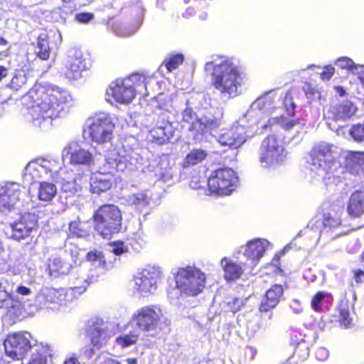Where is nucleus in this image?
Listing matches in <instances>:
<instances>
[{"instance_id": "nucleus-1", "label": "nucleus", "mask_w": 364, "mask_h": 364, "mask_svg": "<svg viewBox=\"0 0 364 364\" xmlns=\"http://www.w3.org/2000/svg\"><path fill=\"white\" fill-rule=\"evenodd\" d=\"M69 94L58 87L35 83L22 97V104L26 108V117L35 127H40L47 119H51L68 102Z\"/></svg>"}, {"instance_id": "nucleus-2", "label": "nucleus", "mask_w": 364, "mask_h": 364, "mask_svg": "<svg viewBox=\"0 0 364 364\" xmlns=\"http://www.w3.org/2000/svg\"><path fill=\"white\" fill-rule=\"evenodd\" d=\"M205 63L204 70L211 76V85L223 96L233 98L238 95L242 83V72L232 58L214 54Z\"/></svg>"}, {"instance_id": "nucleus-3", "label": "nucleus", "mask_w": 364, "mask_h": 364, "mask_svg": "<svg viewBox=\"0 0 364 364\" xmlns=\"http://www.w3.org/2000/svg\"><path fill=\"white\" fill-rule=\"evenodd\" d=\"M93 228L99 236L110 240L121 232L122 214L119 207L112 203H105L94 210L91 217Z\"/></svg>"}, {"instance_id": "nucleus-4", "label": "nucleus", "mask_w": 364, "mask_h": 364, "mask_svg": "<svg viewBox=\"0 0 364 364\" xmlns=\"http://www.w3.org/2000/svg\"><path fill=\"white\" fill-rule=\"evenodd\" d=\"M238 183L237 173L232 168L224 166L211 171L208 178V188L215 195L229 196L236 190Z\"/></svg>"}, {"instance_id": "nucleus-5", "label": "nucleus", "mask_w": 364, "mask_h": 364, "mask_svg": "<svg viewBox=\"0 0 364 364\" xmlns=\"http://www.w3.org/2000/svg\"><path fill=\"white\" fill-rule=\"evenodd\" d=\"M176 287L186 296H197L205 284V275L200 269L190 266L178 269L176 277Z\"/></svg>"}, {"instance_id": "nucleus-6", "label": "nucleus", "mask_w": 364, "mask_h": 364, "mask_svg": "<svg viewBox=\"0 0 364 364\" xmlns=\"http://www.w3.org/2000/svg\"><path fill=\"white\" fill-rule=\"evenodd\" d=\"M145 78L138 74L124 79H117L111 87V95L114 100L122 104L130 103L136 97V90L146 87Z\"/></svg>"}, {"instance_id": "nucleus-7", "label": "nucleus", "mask_w": 364, "mask_h": 364, "mask_svg": "<svg viewBox=\"0 0 364 364\" xmlns=\"http://www.w3.org/2000/svg\"><path fill=\"white\" fill-rule=\"evenodd\" d=\"M286 159L282 143L275 135H269L262 141L259 161L265 168L281 165Z\"/></svg>"}, {"instance_id": "nucleus-8", "label": "nucleus", "mask_w": 364, "mask_h": 364, "mask_svg": "<svg viewBox=\"0 0 364 364\" xmlns=\"http://www.w3.org/2000/svg\"><path fill=\"white\" fill-rule=\"evenodd\" d=\"M31 335L26 331L9 333L4 340L6 355L13 360H22L31 351Z\"/></svg>"}, {"instance_id": "nucleus-9", "label": "nucleus", "mask_w": 364, "mask_h": 364, "mask_svg": "<svg viewBox=\"0 0 364 364\" xmlns=\"http://www.w3.org/2000/svg\"><path fill=\"white\" fill-rule=\"evenodd\" d=\"M163 314L156 306H146L134 312L132 319L136 326L142 331L156 330L161 323Z\"/></svg>"}, {"instance_id": "nucleus-10", "label": "nucleus", "mask_w": 364, "mask_h": 364, "mask_svg": "<svg viewBox=\"0 0 364 364\" xmlns=\"http://www.w3.org/2000/svg\"><path fill=\"white\" fill-rule=\"evenodd\" d=\"M11 238L21 241L26 238L32 240L38 228V218L35 214L26 213L17 220L11 224Z\"/></svg>"}, {"instance_id": "nucleus-11", "label": "nucleus", "mask_w": 364, "mask_h": 364, "mask_svg": "<svg viewBox=\"0 0 364 364\" xmlns=\"http://www.w3.org/2000/svg\"><path fill=\"white\" fill-rule=\"evenodd\" d=\"M114 127V124L109 117L95 118L88 128L89 136L93 142L105 144L112 139Z\"/></svg>"}, {"instance_id": "nucleus-12", "label": "nucleus", "mask_w": 364, "mask_h": 364, "mask_svg": "<svg viewBox=\"0 0 364 364\" xmlns=\"http://www.w3.org/2000/svg\"><path fill=\"white\" fill-rule=\"evenodd\" d=\"M86 337L90 345L95 349H100L106 345L110 335L102 319L96 318L89 322L86 329Z\"/></svg>"}, {"instance_id": "nucleus-13", "label": "nucleus", "mask_w": 364, "mask_h": 364, "mask_svg": "<svg viewBox=\"0 0 364 364\" xmlns=\"http://www.w3.org/2000/svg\"><path fill=\"white\" fill-rule=\"evenodd\" d=\"M311 164L317 168L329 169L335 162L332 146L328 144H319L311 149Z\"/></svg>"}, {"instance_id": "nucleus-14", "label": "nucleus", "mask_w": 364, "mask_h": 364, "mask_svg": "<svg viewBox=\"0 0 364 364\" xmlns=\"http://www.w3.org/2000/svg\"><path fill=\"white\" fill-rule=\"evenodd\" d=\"M24 187L17 183H9L0 188V211L9 210L20 200Z\"/></svg>"}, {"instance_id": "nucleus-15", "label": "nucleus", "mask_w": 364, "mask_h": 364, "mask_svg": "<svg viewBox=\"0 0 364 364\" xmlns=\"http://www.w3.org/2000/svg\"><path fill=\"white\" fill-rule=\"evenodd\" d=\"M159 277L156 271L143 269L134 277L136 290L143 295L153 294L156 289Z\"/></svg>"}, {"instance_id": "nucleus-16", "label": "nucleus", "mask_w": 364, "mask_h": 364, "mask_svg": "<svg viewBox=\"0 0 364 364\" xmlns=\"http://www.w3.org/2000/svg\"><path fill=\"white\" fill-rule=\"evenodd\" d=\"M288 288L287 282H284L283 285L273 284L266 291L264 298L262 299L259 309L261 312H267L274 309L279 302L280 299L284 294V288Z\"/></svg>"}, {"instance_id": "nucleus-17", "label": "nucleus", "mask_w": 364, "mask_h": 364, "mask_svg": "<svg viewBox=\"0 0 364 364\" xmlns=\"http://www.w3.org/2000/svg\"><path fill=\"white\" fill-rule=\"evenodd\" d=\"M66 151L67 155L69 156V163L73 166H90L94 164V156L88 149L69 146Z\"/></svg>"}, {"instance_id": "nucleus-18", "label": "nucleus", "mask_w": 364, "mask_h": 364, "mask_svg": "<svg viewBox=\"0 0 364 364\" xmlns=\"http://www.w3.org/2000/svg\"><path fill=\"white\" fill-rule=\"evenodd\" d=\"M113 176L111 174L99 171L92 173L90 178V192L95 194H100L109 190L112 186Z\"/></svg>"}, {"instance_id": "nucleus-19", "label": "nucleus", "mask_w": 364, "mask_h": 364, "mask_svg": "<svg viewBox=\"0 0 364 364\" xmlns=\"http://www.w3.org/2000/svg\"><path fill=\"white\" fill-rule=\"evenodd\" d=\"M174 129L171 122L168 120L162 122V124L156 125L149 132V140L157 144L168 143L173 137Z\"/></svg>"}, {"instance_id": "nucleus-20", "label": "nucleus", "mask_w": 364, "mask_h": 364, "mask_svg": "<svg viewBox=\"0 0 364 364\" xmlns=\"http://www.w3.org/2000/svg\"><path fill=\"white\" fill-rule=\"evenodd\" d=\"M348 215L353 219L360 218L364 215V190L353 191L347 202Z\"/></svg>"}, {"instance_id": "nucleus-21", "label": "nucleus", "mask_w": 364, "mask_h": 364, "mask_svg": "<svg viewBox=\"0 0 364 364\" xmlns=\"http://www.w3.org/2000/svg\"><path fill=\"white\" fill-rule=\"evenodd\" d=\"M289 343L294 349L293 355L300 360H305L309 355V343L299 332L294 331L290 333Z\"/></svg>"}, {"instance_id": "nucleus-22", "label": "nucleus", "mask_w": 364, "mask_h": 364, "mask_svg": "<svg viewBox=\"0 0 364 364\" xmlns=\"http://www.w3.org/2000/svg\"><path fill=\"white\" fill-rule=\"evenodd\" d=\"M86 69L85 59L80 57H71L64 68L63 74L70 81L77 80L81 78L82 71Z\"/></svg>"}, {"instance_id": "nucleus-23", "label": "nucleus", "mask_w": 364, "mask_h": 364, "mask_svg": "<svg viewBox=\"0 0 364 364\" xmlns=\"http://www.w3.org/2000/svg\"><path fill=\"white\" fill-rule=\"evenodd\" d=\"M245 141V137L236 129L232 128L225 130L218 138V141L222 146L232 149L239 148Z\"/></svg>"}, {"instance_id": "nucleus-24", "label": "nucleus", "mask_w": 364, "mask_h": 364, "mask_svg": "<svg viewBox=\"0 0 364 364\" xmlns=\"http://www.w3.org/2000/svg\"><path fill=\"white\" fill-rule=\"evenodd\" d=\"M356 112V107L349 100H344L333 107L331 112L335 120H346L351 117Z\"/></svg>"}, {"instance_id": "nucleus-25", "label": "nucleus", "mask_w": 364, "mask_h": 364, "mask_svg": "<svg viewBox=\"0 0 364 364\" xmlns=\"http://www.w3.org/2000/svg\"><path fill=\"white\" fill-rule=\"evenodd\" d=\"M46 269L51 277H58L69 272L70 265L60 257H50L48 259Z\"/></svg>"}, {"instance_id": "nucleus-26", "label": "nucleus", "mask_w": 364, "mask_h": 364, "mask_svg": "<svg viewBox=\"0 0 364 364\" xmlns=\"http://www.w3.org/2000/svg\"><path fill=\"white\" fill-rule=\"evenodd\" d=\"M221 264L224 271V278L226 281H232L239 279L243 274L242 267L226 257L221 260Z\"/></svg>"}, {"instance_id": "nucleus-27", "label": "nucleus", "mask_w": 364, "mask_h": 364, "mask_svg": "<svg viewBox=\"0 0 364 364\" xmlns=\"http://www.w3.org/2000/svg\"><path fill=\"white\" fill-rule=\"evenodd\" d=\"M121 164L122 156L120 154L116 151H111L107 153L105 161L99 169L114 176Z\"/></svg>"}, {"instance_id": "nucleus-28", "label": "nucleus", "mask_w": 364, "mask_h": 364, "mask_svg": "<svg viewBox=\"0 0 364 364\" xmlns=\"http://www.w3.org/2000/svg\"><path fill=\"white\" fill-rule=\"evenodd\" d=\"M265 246L259 239L250 241L245 247V255L252 260H258L265 252Z\"/></svg>"}, {"instance_id": "nucleus-29", "label": "nucleus", "mask_w": 364, "mask_h": 364, "mask_svg": "<svg viewBox=\"0 0 364 364\" xmlns=\"http://www.w3.org/2000/svg\"><path fill=\"white\" fill-rule=\"evenodd\" d=\"M208 153L201 149H192L184 158L182 162L183 168L196 166L206 159Z\"/></svg>"}, {"instance_id": "nucleus-30", "label": "nucleus", "mask_w": 364, "mask_h": 364, "mask_svg": "<svg viewBox=\"0 0 364 364\" xmlns=\"http://www.w3.org/2000/svg\"><path fill=\"white\" fill-rule=\"evenodd\" d=\"M350 156V171L354 175L364 174V152L352 151Z\"/></svg>"}, {"instance_id": "nucleus-31", "label": "nucleus", "mask_w": 364, "mask_h": 364, "mask_svg": "<svg viewBox=\"0 0 364 364\" xmlns=\"http://www.w3.org/2000/svg\"><path fill=\"white\" fill-rule=\"evenodd\" d=\"M36 55L42 60H48L50 55L49 39L47 35L41 34L37 38Z\"/></svg>"}, {"instance_id": "nucleus-32", "label": "nucleus", "mask_w": 364, "mask_h": 364, "mask_svg": "<svg viewBox=\"0 0 364 364\" xmlns=\"http://www.w3.org/2000/svg\"><path fill=\"white\" fill-rule=\"evenodd\" d=\"M332 301L333 296L331 294L320 291L312 297L311 306L315 311H322L323 310V304L331 303Z\"/></svg>"}, {"instance_id": "nucleus-33", "label": "nucleus", "mask_w": 364, "mask_h": 364, "mask_svg": "<svg viewBox=\"0 0 364 364\" xmlns=\"http://www.w3.org/2000/svg\"><path fill=\"white\" fill-rule=\"evenodd\" d=\"M57 188L53 183L42 182L39 186L38 198L41 200L49 201L55 196Z\"/></svg>"}, {"instance_id": "nucleus-34", "label": "nucleus", "mask_w": 364, "mask_h": 364, "mask_svg": "<svg viewBox=\"0 0 364 364\" xmlns=\"http://www.w3.org/2000/svg\"><path fill=\"white\" fill-rule=\"evenodd\" d=\"M89 235L87 230L82 227V221L80 216L68 224V236L70 237H85Z\"/></svg>"}, {"instance_id": "nucleus-35", "label": "nucleus", "mask_w": 364, "mask_h": 364, "mask_svg": "<svg viewBox=\"0 0 364 364\" xmlns=\"http://www.w3.org/2000/svg\"><path fill=\"white\" fill-rule=\"evenodd\" d=\"M336 65L341 69H345L352 74L357 75L360 70L363 69V65H356L348 57H341L336 61Z\"/></svg>"}, {"instance_id": "nucleus-36", "label": "nucleus", "mask_w": 364, "mask_h": 364, "mask_svg": "<svg viewBox=\"0 0 364 364\" xmlns=\"http://www.w3.org/2000/svg\"><path fill=\"white\" fill-rule=\"evenodd\" d=\"M342 210H333V213L328 212L323 215V224L326 227L336 228L341 225L342 220Z\"/></svg>"}, {"instance_id": "nucleus-37", "label": "nucleus", "mask_w": 364, "mask_h": 364, "mask_svg": "<svg viewBox=\"0 0 364 364\" xmlns=\"http://www.w3.org/2000/svg\"><path fill=\"white\" fill-rule=\"evenodd\" d=\"M184 61V56L181 53L173 54L166 58L162 63L167 71L171 73L178 68Z\"/></svg>"}, {"instance_id": "nucleus-38", "label": "nucleus", "mask_w": 364, "mask_h": 364, "mask_svg": "<svg viewBox=\"0 0 364 364\" xmlns=\"http://www.w3.org/2000/svg\"><path fill=\"white\" fill-rule=\"evenodd\" d=\"M338 321L344 328H349L353 326V319L350 316V311L347 306L341 305L338 308Z\"/></svg>"}, {"instance_id": "nucleus-39", "label": "nucleus", "mask_w": 364, "mask_h": 364, "mask_svg": "<svg viewBox=\"0 0 364 364\" xmlns=\"http://www.w3.org/2000/svg\"><path fill=\"white\" fill-rule=\"evenodd\" d=\"M280 257L279 256H275L272 262L268 264L267 269H269V272H267V275H276L287 277V274L280 267Z\"/></svg>"}, {"instance_id": "nucleus-40", "label": "nucleus", "mask_w": 364, "mask_h": 364, "mask_svg": "<svg viewBox=\"0 0 364 364\" xmlns=\"http://www.w3.org/2000/svg\"><path fill=\"white\" fill-rule=\"evenodd\" d=\"M26 83V77L24 74L16 73L12 77L8 87L15 91L21 90Z\"/></svg>"}, {"instance_id": "nucleus-41", "label": "nucleus", "mask_w": 364, "mask_h": 364, "mask_svg": "<svg viewBox=\"0 0 364 364\" xmlns=\"http://www.w3.org/2000/svg\"><path fill=\"white\" fill-rule=\"evenodd\" d=\"M138 335L134 332H130L128 334L120 336L117 338V343L122 348H127L136 343Z\"/></svg>"}, {"instance_id": "nucleus-42", "label": "nucleus", "mask_w": 364, "mask_h": 364, "mask_svg": "<svg viewBox=\"0 0 364 364\" xmlns=\"http://www.w3.org/2000/svg\"><path fill=\"white\" fill-rule=\"evenodd\" d=\"M86 260L90 262H98L102 267L106 266V259L102 251L93 250L89 251L86 256Z\"/></svg>"}, {"instance_id": "nucleus-43", "label": "nucleus", "mask_w": 364, "mask_h": 364, "mask_svg": "<svg viewBox=\"0 0 364 364\" xmlns=\"http://www.w3.org/2000/svg\"><path fill=\"white\" fill-rule=\"evenodd\" d=\"M14 296L2 287L0 288V309H9L13 306Z\"/></svg>"}, {"instance_id": "nucleus-44", "label": "nucleus", "mask_w": 364, "mask_h": 364, "mask_svg": "<svg viewBox=\"0 0 364 364\" xmlns=\"http://www.w3.org/2000/svg\"><path fill=\"white\" fill-rule=\"evenodd\" d=\"M350 134L356 141H364V123L355 124L350 130Z\"/></svg>"}, {"instance_id": "nucleus-45", "label": "nucleus", "mask_w": 364, "mask_h": 364, "mask_svg": "<svg viewBox=\"0 0 364 364\" xmlns=\"http://www.w3.org/2000/svg\"><path fill=\"white\" fill-rule=\"evenodd\" d=\"M47 356L38 351L32 354L26 364H47Z\"/></svg>"}, {"instance_id": "nucleus-46", "label": "nucleus", "mask_w": 364, "mask_h": 364, "mask_svg": "<svg viewBox=\"0 0 364 364\" xmlns=\"http://www.w3.org/2000/svg\"><path fill=\"white\" fill-rule=\"evenodd\" d=\"M244 304L243 299L240 298H234L228 303L230 311L234 314L238 312Z\"/></svg>"}, {"instance_id": "nucleus-47", "label": "nucleus", "mask_w": 364, "mask_h": 364, "mask_svg": "<svg viewBox=\"0 0 364 364\" xmlns=\"http://www.w3.org/2000/svg\"><path fill=\"white\" fill-rule=\"evenodd\" d=\"M335 73V68L331 65H326L323 68V71L320 73V77L323 80H328Z\"/></svg>"}, {"instance_id": "nucleus-48", "label": "nucleus", "mask_w": 364, "mask_h": 364, "mask_svg": "<svg viewBox=\"0 0 364 364\" xmlns=\"http://www.w3.org/2000/svg\"><path fill=\"white\" fill-rule=\"evenodd\" d=\"M113 253L115 255H120L127 251V247L122 241H115L112 243Z\"/></svg>"}, {"instance_id": "nucleus-49", "label": "nucleus", "mask_w": 364, "mask_h": 364, "mask_svg": "<svg viewBox=\"0 0 364 364\" xmlns=\"http://www.w3.org/2000/svg\"><path fill=\"white\" fill-rule=\"evenodd\" d=\"M75 18L78 22L87 23L94 18V14L89 12H82L77 14Z\"/></svg>"}, {"instance_id": "nucleus-50", "label": "nucleus", "mask_w": 364, "mask_h": 364, "mask_svg": "<svg viewBox=\"0 0 364 364\" xmlns=\"http://www.w3.org/2000/svg\"><path fill=\"white\" fill-rule=\"evenodd\" d=\"M315 357L319 361H324L328 357V350L324 347H318L315 350Z\"/></svg>"}, {"instance_id": "nucleus-51", "label": "nucleus", "mask_w": 364, "mask_h": 364, "mask_svg": "<svg viewBox=\"0 0 364 364\" xmlns=\"http://www.w3.org/2000/svg\"><path fill=\"white\" fill-rule=\"evenodd\" d=\"M353 277L358 284L364 282V269L356 268L352 270Z\"/></svg>"}, {"instance_id": "nucleus-52", "label": "nucleus", "mask_w": 364, "mask_h": 364, "mask_svg": "<svg viewBox=\"0 0 364 364\" xmlns=\"http://www.w3.org/2000/svg\"><path fill=\"white\" fill-rule=\"evenodd\" d=\"M131 200L134 205H140L146 202V197L141 193H135L132 195Z\"/></svg>"}, {"instance_id": "nucleus-53", "label": "nucleus", "mask_w": 364, "mask_h": 364, "mask_svg": "<svg viewBox=\"0 0 364 364\" xmlns=\"http://www.w3.org/2000/svg\"><path fill=\"white\" fill-rule=\"evenodd\" d=\"M299 124V119H293L289 121H283L282 122V127L284 130L289 131L291 129H292L294 127L298 125Z\"/></svg>"}, {"instance_id": "nucleus-54", "label": "nucleus", "mask_w": 364, "mask_h": 364, "mask_svg": "<svg viewBox=\"0 0 364 364\" xmlns=\"http://www.w3.org/2000/svg\"><path fill=\"white\" fill-rule=\"evenodd\" d=\"M9 73V68L4 65H0V82L6 79Z\"/></svg>"}, {"instance_id": "nucleus-55", "label": "nucleus", "mask_w": 364, "mask_h": 364, "mask_svg": "<svg viewBox=\"0 0 364 364\" xmlns=\"http://www.w3.org/2000/svg\"><path fill=\"white\" fill-rule=\"evenodd\" d=\"M16 292L23 296H27L31 294V291L28 287L21 285L18 287Z\"/></svg>"}, {"instance_id": "nucleus-56", "label": "nucleus", "mask_w": 364, "mask_h": 364, "mask_svg": "<svg viewBox=\"0 0 364 364\" xmlns=\"http://www.w3.org/2000/svg\"><path fill=\"white\" fill-rule=\"evenodd\" d=\"M193 118V113L191 109H186L183 114V121L189 122Z\"/></svg>"}, {"instance_id": "nucleus-57", "label": "nucleus", "mask_w": 364, "mask_h": 364, "mask_svg": "<svg viewBox=\"0 0 364 364\" xmlns=\"http://www.w3.org/2000/svg\"><path fill=\"white\" fill-rule=\"evenodd\" d=\"M98 364H121L119 361L112 358L105 357L103 358L102 360L100 361Z\"/></svg>"}, {"instance_id": "nucleus-58", "label": "nucleus", "mask_w": 364, "mask_h": 364, "mask_svg": "<svg viewBox=\"0 0 364 364\" xmlns=\"http://www.w3.org/2000/svg\"><path fill=\"white\" fill-rule=\"evenodd\" d=\"M72 290L75 292V293H77V294H81L84 291H85L86 290V287L85 286H81V287H73L71 288Z\"/></svg>"}, {"instance_id": "nucleus-59", "label": "nucleus", "mask_w": 364, "mask_h": 364, "mask_svg": "<svg viewBox=\"0 0 364 364\" xmlns=\"http://www.w3.org/2000/svg\"><path fill=\"white\" fill-rule=\"evenodd\" d=\"M11 48H9L7 49H6L5 50H3V51H1L0 52V57L1 58H6V57H9L11 55Z\"/></svg>"}, {"instance_id": "nucleus-60", "label": "nucleus", "mask_w": 364, "mask_h": 364, "mask_svg": "<svg viewBox=\"0 0 364 364\" xmlns=\"http://www.w3.org/2000/svg\"><path fill=\"white\" fill-rule=\"evenodd\" d=\"M335 90L340 96H344L346 95V90L341 86L335 87Z\"/></svg>"}, {"instance_id": "nucleus-61", "label": "nucleus", "mask_w": 364, "mask_h": 364, "mask_svg": "<svg viewBox=\"0 0 364 364\" xmlns=\"http://www.w3.org/2000/svg\"><path fill=\"white\" fill-rule=\"evenodd\" d=\"M63 364H79L77 361V359L75 358H69L65 359Z\"/></svg>"}, {"instance_id": "nucleus-62", "label": "nucleus", "mask_w": 364, "mask_h": 364, "mask_svg": "<svg viewBox=\"0 0 364 364\" xmlns=\"http://www.w3.org/2000/svg\"><path fill=\"white\" fill-rule=\"evenodd\" d=\"M267 98L266 97H260V98H258L257 100H256V103L259 106L261 105H264L267 102Z\"/></svg>"}, {"instance_id": "nucleus-63", "label": "nucleus", "mask_w": 364, "mask_h": 364, "mask_svg": "<svg viewBox=\"0 0 364 364\" xmlns=\"http://www.w3.org/2000/svg\"><path fill=\"white\" fill-rule=\"evenodd\" d=\"M290 111L289 112V114L290 116H293L294 114V109H295V104L293 102H290Z\"/></svg>"}, {"instance_id": "nucleus-64", "label": "nucleus", "mask_w": 364, "mask_h": 364, "mask_svg": "<svg viewBox=\"0 0 364 364\" xmlns=\"http://www.w3.org/2000/svg\"><path fill=\"white\" fill-rule=\"evenodd\" d=\"M127 362L128 364H136L137 360L136 358H129L127 359Z\"/></svg>"}]
</instances>
